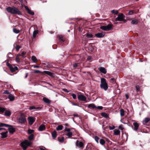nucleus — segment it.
I'll return each mask as SVG.
<instances>
[{
    "instance_id": "nucleus-7",
    "label": "nucleus",
    "mask_w": 150,
    "mask_h": 150,
    "mask_svg": "<svg viewBox=\"0 0 150 150\" xmlns=\"http://www.w3.org/2000/svg\"><path fill=\"white\" fill-rule=\"evenodd\" d=\"M77 97L79 101H84L85 102V103L87 102V101L86 100V98L82 94L78 95L77 96Z\"/></svg>"
},
{
    "instance_id": "nucleus-39",
    "label": "nucleus",
    "mask_w": 150,
    "mask_h": 150,
    "mask_svg": "<svg viewBox=\"0 0 150 150\" xmlns=\"http://www.w3.org/2000/svg\"><path fill=\"white\" fill-rule=\"evenodd\" d=\"M13 31L14 33L17 34L19 33L20 32L19 30H18L16 28H13Z\"/></svg>"
},
{
    "instance_id": "nucleus-12",
    "label": "nucleus",
    "mask_w": 150,
    "mask_h": 150,
    "mask_svg": "<svg viewBox=\"0 0 150 150\" xmlns=\"http://www.w3.org/2000/svg\"><path fill=\"white\" fill-rule=\"evenodd\" d=\"M105 35V34L104 33H99L95 34V36L98 38H102Z\"/></svg>"
},
{
    "instance_id": "nucleus-1",
    "label": "nucleus",
    "mask_w": 150,
    "mask_h": 150,
    "mask_svg": "<svg viewBox=\"0 0 150 150\" xmlns=\"http://www.w3.org/2000/svg\"><path fill=\"white\" fill-rule=\"evenodd\" d=\"M6 10L8 13H11L12 14H18L21 15L22 13L19 9L14 6H8L6 8Z\"/></svg>"
},
{
    "instance_id": "nucleus-15",
    "label": "nucleus",
    "mask_w": 150,
    "mask_h": 150,
    "mask_svg": "<svg viewBox=\"0 0 150 150\" xmlns=\"http://www.w3.org/2000/svg\"><path fill=\"white\" fill-rule=\"evenodd\" d=\"M8 133V131H6V132H3L1 133V138H5L7 137V134Z\"/></svg>"
},
{
    "instance_id": "nucleus-5",
    "label": "nucleus",
    "mask_w": 150,
    "mask_h": 150,
    "mask_svg": "<svg viewBox=\"0 0 150 150\" xmlns=\"http://www.w3.org/2000/svg\"><path fill=\"white\" fill-rule=\"evenodd\" d=\"M6 65L12 72H14L16 70H18V68L17 67H15L14 65H12L8 62L6 63Z\"/></svg>"
},
{
    "instance_id": "nucleus-21",
    "label": "nucleus",
    "mask_w": 150,
    "mask_h": 150,
    "mask_svg": "<svg viewBox=\"0 0 150 150\" xmlns=\"http://www.w3.org/2000/svg\"><path fill=\"white\" fill-rule=\"evenodd\" d=\"M99 142L101 145L104 146L105 148H106V146L105 145V144H106L105 142L104 139H100V140Z\"/></svg>"
},
{
    "instance_id": "nucleus-50",
    "label": "nucleus",
    "mask_w": 150,
    "mask_h": 150,
    "mask_svg": "<svg viewBox=\"0 0 150 150\" xmlns=\"http://www.w3.org/2000/svg\"><path fill=\"white\" fill-rule=\"evenodd\" d=\"M71 95L72 96V97H73V99H76V95L74 93H72Z\"/></svg>"
},
{
    "instance_id": "nucleus-53",
    "label": "nucleus",
    "mask_w": 150,
    "mask_h": 150,
    "mask_svg": "<svg viewBox=\"0 0 150 150\" xmlns=\"http://www.w3.org/2000/svg\"><path fill=\"white\" fill-rule=\"evenodd\" d=\"M4 94H10L9 91L7 90H5L4 91V92L3 93Z\"/></svg>"
},
{
    "instance_id": "nucleus-34",
    "label": "nucleus",
    "mask_w": 150,
    "mask_h": 150,
    "mask_svg": "<svg viewBox=\"0 0 150 150\" xmlns=\"http://www.w3.org/2000/svg\"><path fill=\"white\" fill-rule=\"evenodd\" d=\"M6 111L5 108L0 107V114H2Z\"/></svg>"
},
{
    "instance_id": "nucleus-40",
    "label": "nucleus",
    "mask_w": 150,
    "mask_h": 150,
    "mask_svg": "<svg viewBox=\"0 0 150 150\" xmlns=\"http://www.w3.org/2000/svg\"><path fill=\"white\" fill-rule=\"evenodd\" d=\"M111 13L115 15H117L118 13V11H115V10H113L111 11Z\"/></svg>"
},
{
    "instance_id": "nucleus-18",
    "label": "nucleus",
    "mask_w": 150,
    "mask_h": 150,
    "mask_svg": "<svg viewBox=\"0 0 150 150\" xmlns=\"http://www.w3.org/2000/svg\"><path fill=\"white\" fill-rule=\"evenodd\" d=\"M52 136L53 139H55L57 136V131L54 130L51 132Z\"/></svg>"
},
{
    "instance_id": "nucleus-14",
    "label": "nucleus",
    "mask_w": 150,
    "mask_h": 150,
    "mask_svg": "<svg viewBox=\"0 0 150 150\" xmlns=\"http://www.w3.org/2000/svg\"><path fill=\"white\" fill-rule=\"evenodd\" d=\"M57 38H58L59 41L62 43H63L65 41V39L64 38V36L62 35H58Z\"/></svg>"
},
{
    "instance_id": "nucleus-20",
    "label": "nucleus",
    "mask_w": 150,
    "mask_h": 150,
    "mask_svg": "<svg viewBox=\"0 0 150 150\" xmlns=\"http://www.w3.org/2000/svg\"><path fill=\"white\" fill-rule=\"evenodd\" d=\"M42 100L44 102L47 103L49 104L51 102L50 100L46 97H44Z\"/></svg>"
},
{
    "instance_id": "nucleus-8",
    "label": "nucleus",
    "mask_w": 150,
    "mask_h": 150,
    "mask_svg": "<svg viewBox=\"0 0 150 150\" xmlns=\"http://www.w3.org/2000/svg\"><path fill=\"white\" fill-rule=\"evenodd\" d=\"M18 121L20 123L22 124L27 123L26 119L24 117H20Z\"/></svg>"
},
{
    "instance_id": "nucleus-62",
    "label": "nucleus",
    "mask_w": 150,
    "mask_h": 150,
    "mask_svg": "<svg viewBox=\"0 0 150 150\" xmlns=\"http://www.w3.org/2000/svg\"><path fill=\"white\" fill-rule=\"evenodd\" d=\"M34 72L36 73H40L41 72L39 70H36L34 71Z\"/></svg>"
},
{
    "instance_id": "nucleus-49",
    "label": "nucleus",
    "mask_w": 150,
    "mask_h": 150,
    "mask_svg": "<svg viewBox=\"0 0 150 150\" xmlns=\"http://www.w3.org/2000/svg\"><path fill=\"white\" fill-rule=\"evenodd\" d=\"M134 13V11L132 10L129 11L128 13V15H132Z\"/></svg>"
},
{
    "instance_id": "nucleus-58",
    "label": "nucleus",
    "mask_w": 150,
    "mask_h": 150,
    "mask_svg": "<svg viewBox=\"0 0 150 150\" xmlns=\"http://www.w3.org/2000/svg\"><path fill=\"white\" fill-rule=\"evenodd\" d=\"M115 128V127L114 126H113L112 127L111 126H109V129L110 130L113 129Z\"/></svg>"
},
{
    "instance_id": "nucleus-57",
    "label": "nucleus",
    "mask_w": 150,
    "mask_h": 150,
    "mask_svg": "<svg viewBox=\"0 0 150 150\" xmlns=\"http://www.w3.org/2000/svg\"><path fill=\"white\" fill-rule=\"evenodd\" d=\"M71 103L73 105H75V106H79V105H78V104L77 103H74V102H71Z\"/></svg>"
},
{
    "instance_id": "nucleus-11",
    "label": "nucleus",
    "mask_w": 150,
    "mask_h": 150,
    "mask_svg": "<svg viewBox=\"0 0 150 150\" xmlns=\"http://www.w3.org/2000/svg\"><path fill=\"white\" fill-rule=\"evenodd\" d=\"M9 126L8 128V131L11 134H13L16 131L15 129L13 128L12 126L10 125H9Z\"/></svg>"
},
{
    "instance_id": "nucleus-9",
    "label": "nucleus",
    "mask_w": 150,
    "mask_h": 150,
    "mask_svg": "<svg viewBox=\"0 0 150 150\" xmlns=\"http://www.w3.org/2000/svg\"><path fill=\"white\" fill-rule=\"evenodd\" d=\"M76 146L79 147L80 148L83 149L84 146V144L82 142L77 140L76 143Z\"/></svg>"
},
{
    "instance_id": "nucleus-31",
    "label": "nucleus",
    "mask_w": 150,
    "mask_h": 150,
    "mask_svg": "<svg viewBox=\"0 0 150 150\" xmlns=\"http://www.w3.org/2000/svg\"><path fill=\"white\" fill-rule=\"evenodd\" d=\"M43 64L45 65V67H46L47 68L51 67L52 66V65L49 62H46L45 63H43Z\"/></svg>"
},
{
    "instance_id": "nucleus-52",
    "label": "nucleus",
    "mask_w": 150,
    "mask_h": 150,
    "mask_svg": "<svg viewBox=\"0 0 150 150\" xmlns=\"http://www.w3.org/2000/svg\"><path fill=\"white\" fill-rule=\"evenodd\" d=\"M29 109L30 110L36 109V108L34 106H30V107Z\"/></svg>"
},
{
    "instance_id": "nucleus-41",
    "label": "nucleus",
    "mask_w": 150,
    "mask_h": 150,
    "mask_svg": "<svg viewBox=\"0 0 150 150\" xmlns=\"http://www.w3.org/2000/svg\"><path fill=\"white\" fill-rule=\"evenodd\" d=\"M20 55H19V54L17 55L16 58V60L17 62H19L20 61V60L21 58L20 57Z\"/></svg>"
},
{
    "instance_id": "nucleus-43",
    "label": "nucleus",
    "mask_w": 150,
    "mask_h": 150,
    "mask_svg": "<svg viewBox=\"0 0 150 150\" xmlns=\"http://www.w3.org/2000/svg\"><path fill=\"white\" fill-rule=\"evenodd\" d=\"M150 120V118L149 117H146L145 118L144 122L145 123H147Z\"/></svg>"
},
{
    "instance_id": "nucleus-51",
    "label": "nucleus",
    "mask_w": 150,
    "mask_h": 150,
    "mask_svg": "<svg viewBox=\"0 0 150 150\" xmlns=\"http://www.w3.org/2000/svg\"><path fill=\"white\" fill-rule=\"evenodd\" d=\"M7 56L9 58H12L13 57V55L10 53L8 54Z\"/></svg>"
},
{
    "instance_id": "nucleus-27",
    "label": "nucleus",
    "mask_w": 150,
    "mask_h": 150,
    "mask_svg": "<svg viewBox=\"0 0 150 150\" xmlns=\"http://www.w3.org/2000/svg\"><path fill=\"white\" fill-rule=\"evenodd\" d=\"M28 139L30 141L33 140L34 139V135L33 134H31L28 137Z\"/></svg>"
},
{
    "instance_id": "nucleus-17",
    "label": "nucleus",
    "mask_w": 150,
    "mask_h": 150,
    "mask_svg": "<svg viewBox=\"0 0 150 150\" xmlns=\"http://www.w3.org/2000/svg\"><path fill=\"white\" fill-rule=\"evenodd\" d=\"M133 125L134 126V130L137 131L139 126V124L137 122H134L133 123Z\"/></svg>"
},
{
    "instance_id": "nucleus-47",
    "label": "nucleus",
    "mask_w": 150,
    "mask_h": 150,
    "mask_svg": "<svg viewBox=\"0 0 150 150\" xmlns=\"http://www.w3.org/2000/svg\"><path fill=\"white\" fill-rule=\"evenodd\" d=\"M94 139L95 140L96 142L98 144L99 143L98 140L99 139V137H98L97 136H95L94 137Z\"/></svg>"
},
{
    "instance_id": "nucleus-63",
    "label": "nucleus",
    "mask_w": 150,
    "mask_h": 150,
    "mask_svg": "<svg viewBox=\"0 0 150 150\" xmlns=\"http://www.w3.org/2000/svg\"><path fill=\"white\" fill-rule=\"evenodd\" d=\"M88 49L91 51H93V48L92 46H91L90 47H89Z\"/></svg>"
},
{
    "instance_id": "nucleus-33",
    "label": "nucleus",
    "mask_w": 150,
    "mask_h": 150,
    "mask_svg": "<svg viewBox=\"0 0 150 150\" xmlns=\"http://www.w3.org/2000/svg\"><path fill=\"white\" fill-rule=\"evenodd\" d=\"M120 115L121 117H122L124 115L125 111L124 110L121 109L120 110Z\"/></svg>"
},
{
    "instance_id": "nucleus-26",
    "label": "nucleus",
    "mask_w": 150,
    "mask_h": 150,
    "mask_svg": "<svg viewBox=\"0 0 150 150\" xmlns=\"http://www.w3.org/2000/svg\"><path fill=\"white\" fill-rule=\"evenodd\" d=\"M139 23V21L137 19L132 20L131 21V23L132 24L136 25Z\"/></svg>"
},
{
    "instance_id": "nucleus-46",
    "label": "nucleus",
    "mask_w": 150,
    "mask_h": 150,
    "mask_svg": "<svg viewBox=\"0 0 150 150\" xmlns=\"http://www.w3.org/2000/svg\"><path fill=\"white\" fill-rule=\"evenodd\" d=\"M79 64L78 63H75L73 64V67L74 68L79 67Z\"/></svg>"
},
{
    "instance_id": "nucleus-16",
    "label": "nucleus",
    "mask_w": 150,
    "mask_h": 150,
    "mask_svg": "<svg viewBox=\"0 0 150 150\" xmlns=\"http://www.w3.org/2000/svg\"><path fill=\"white\" fill-rule=\"evenodd\" d=\"M45 129L46 127L45 125H44L42 124L39 126L38 128V130L41 131L45 130Z\"/></svg>"
},
{
    "instance_id": "nucleus-38",
    "label": "nucleus",
    "mask_w": 150,
    "mask_h": 150,
    "mask_svg": "<svg viewBox=\"0 0 150 150\" xmlns=\"http://www.w3.org/2000/svg\"><path fill=\"white\" fill-rule=\"evenodd\" d=\"M26 52H20L19 53V55H20L21 56H22V57H25V55L26 54Z\"/></svg>"
},
{
    "instance_id": "nucleus-54",
    "label": "nucleus",
    "mask_w": 150,
    "mask_h": 150,
    "mask_svg": "<svg viewBox=\"0 0 150 150\" xmlns=\"http://www.w3.org/2000/svg\"><path fill=\"white\" fill-rule=\"evenodd\" d=\"M135 87L137 91H139L140 89V88L139 87V86H136Z\"/></svg>"
},
{
    "instance_id": "nucleus-24",
    "label": "nucleus",
    "mask_w": 150,
    "mask_h": 150,
    "mask_svg": "<svg viewBox=\"0 0 150 150\" xmlns=\"http://www.w3.org/2000/svg\"><path fill=\"white\" fill-rule=\"evenodd\" d=\"M58 141L62 143L64 140V138L63 137H58L57 138Z\"/></svg>"
},
{
    "instance_id": "nucleus-55",
    "label": "nucleus",
    "mask_w": 150,
    "mask_h": 150,
    "mask_svg": "<svg viewBox=\"0 0 150 150\" xmlns=\"http://www.w3.org/2000/svg\"><path fill=\"white\" fill-rule=\"evenodd\" d=\"M119 128L121 129V130H122L123 129H124V128L123 127V125H120L119 127Z\"/></svg>"
},
{
    "instance_id": "nucleus-23",
    "label": "nucleus",
    "mask_w": 150,
    "mask_h": 150,
    "mask_svg": "<svg viewBox=\"0 0 150 150\" xmlns=\"http://www.w3.org/2000/svg\"><path fill=\"white\" fill-rule=\"evenodd\" d=\"M8 98L11 101H13L15 99L14 96L11 94H10L9 95Z\"/></svg>"
},
{
    "instance_id": "nucleus-61",
    "label": "nucleus",
    "mask_w": 150,
    "mask_h": 150,
    "mask_svg": "<svg viewBox=\"0 0 150 150\" xmlns=\"http://www.w3.org/2000/svg\"><path fill=\"white\" fill-rule=\"evenodd\" d=\"M63 91H64L65 92L67 93H68L69 91H68L67 89L66 88H64L63 89Z\"/></svg>"
},
{
    "instance_id": "nucleus-59",
    "label": "nucleus",
    "mask_w": 150,
    "mask_h": 150,
    "mask_svg": "<svg viewBox=\"0 0 150 150\" xmlns=\"http://www.w3.org/2000/svg\"><path fill=\"white\" fill-rule=\"evenodd\" d=\"M65 131L68 132H70V131H71V129L70 128H65Z\"/></svg>"
},
{
    "instance_id": "nucleus-6",
    "label": "nucleus",
    "mask_w": 150,
    "mask_h": 150,
    "mask_svg": "<svg viewBox=\"0 0 150 150\" xmlns=\"http://www.w3.org/2000/svg\"><path fill=\"white\" fill-rule=\"evenodd\" d=\"M125 16L122 13L119 14L118 15V17L116 18L115 21H124L126 22V20H125Z\"/></svg>"
},
{
    "instance_id": "nucleus-37",
    "label": "nucleus",
    "mask_w": 150,
    "mask_h": 150,
    "mask_svg": "<svg viewBox=\"0 0 150 150\" xmlns=\"http://www.w3.org/2000/svg\"><path fill=\"white\" fill-rule=\"evenodd\" d=\"M120 132L118 130H115L114 131V134L115 135H118L120 134Z\"/></svg>"
},
{
    "instance_id": "nucleus-44",
    "label": "nucleus",
    "mask_w": 150,
    "mask_h": 150,
    "mask_svg": "<svg viewBox=\"0 0 150 150\" xmlns=\"http://www.w3.org/2000/svg\"><path fill=\"white\" fill-rule=\"evenodd\" d=\"M73 135L72 133L71 132H68L67 134L66 135L69 137H71Z\"/></svg>"
},
{
    "instance_id": "nucleus-48",
    "label": "nucleus",
    "mask_w": 150,
    "mask_h": 150,
    "mask_svg": "<svg viewBox=\"0 0 150 150\" xmlns=\"http://www.w3.org/2000/svg\"><path fill=\"white\" fill-rule=\"evenodd\" d=\"M20 48L21 47L19 45H17L15 47V49L17 51H18Z\"/></svg>"
},
{
    "instance_id": "nucleus-36",
    "label": "nucleus",
    "mask_w": 150,
    "mask_h": 150,
    "mask_svg": "<svg viewBox=\"0 0 150 150\" xmlns=\"http://www.w3.org/2000/svg\"><path fill=\"white\" fill-rule=\"evenodd\" d=\"M11 115V112L10 111L6 110L5 112V115L7 116H10Z\"/></svg>"
},
{
    "instance_id": "nucleus-35",
    "label": "nucleus",
    "mask_w": 150,
    "mask_h": 150,
    "mask_svg": "<svg viewBox=\"0 0 150 150\" xmlns=\"http://www.w3.org/2000/svg\"><path fill=\"white\" fill-rule=\"evenodd\" d=\"M31 59L32 61L35 62H36L38 61V60L36 57L34 56H33L31 57Z\"/></svg>"
},
{
    "instance_id": "nucleus-56",
    "label": "nucleus",
    "mask_w": 150,
    "mask_h": 150,
    "mask_svg": "<svg viewBox=\"0 0 150 150\" xmlns=\"http://www.w3.org/2000/svg\"><path fill=\"white\" fill-rule=\"evenodd\" d=\"M96 108L98 109L99 110H102L103 108V107L102 106H98V107H96Z\"/></svg>"
},
{
    "instance_id": "nucleus-10",
    "label": "nucleus",
    "mask_w": 150,
    "mask_h": 150,
    "mask_svg": "<svg viewBox=\"0 0 150 150\" xmlns=\"http://www.w3.org/2000/svg\"><path fill=\"white\" fill-rule=\"evenodd\" d=\"M35 118L32 117H29L28 118V120L29 124L30 125H32L35 121Z\"/></svg>"
},
{
    "instance_id": "nucleus-13",
    "label": "nucleus",
    "mask_w": 150,
    "mask_h": 150,
    "mask_svg": "<svg viewBox=\"0 0 150 150\" xmlns=\"http://www.w3.org/2000/svg\"><path fill=\"white\" fill-rule=\"evenodd\" d=\"M98 69L101 73L104 74H105L107 73L106 69L104 67H100L98 68Z\"/></svg>"
},
{
    "instance_id": "nucleus-30",
    "label": "nucleus",
    "mask_w": 150,
    "mask_h": 150,
    "mask_svg": "<svg viewBox=\"0 0 150 150\" xmlns=\"http://www.w3.org/2000/svg\"><path fill=\"white\" fill-rule=\"evenodd\" d=\"M9 126V125L7 124H4L2 123H0V127H8Z\"/></svg>"
},
{
    "instance_id": "nucleus-29",
    "label": "nucleus",
    "mask_w": 150,
    "mask_h": 150,
    "mask_svg": "<svg viewBox=\"0 0 150 150\" xmlns=\"http://www.w3.org/2000/svg\"><path fill=\"white\" fill-rule=\"evenodd\" d=\"M63 128V126L62 125H58L57 127H56V130L57 131H59L62 130V128Z\"/></svg>"
},
{
    "instance_id": "nucleus-2",
    "label": "nucleus",
    "mask_w": 150,
    "mask_h": 150,
    "mask_svg": "<svg viewBox=\"0 0 150 150\" xmlns=\"http://www.w3.org/2000/svg\"><path fill=\"white\" fill-rule=\"evenodd\" d=\"M100 87L101 88L103 89L105 91H106L108 88V86L106 82V79L104 78L101 79Z\"/></svg>"
},
{
    "instance_id": "nucleus-3",
    "label": "nucleus",
    "mask_w": 150,
    "mask_h": 150,
    "mask_svg": "<svg viewBox=\"0 0 150 150\" xmlns=\"http://www.w3.org/2000/svg\"><path fill=\"white\" fill-rule=\"evenodd\" d=\"M32 143L31 142L26 139L21 143V146L23 150H25L28 146L30 145Z\"/></svg>"
},
{
    "instance_id": "nucleus-4",
    "label": "nucleus",
    "mask_w": 150,
    "mask_h": 150,
    "mask_svg": "<svg viewBox=\"0 0 150 150\" xmlns=\"http://www.w3.org/2000/svg\"><path fill=\"white\" fill-rule=\"evenodd\" d=\"M113 25L112 24H108L106 26H102L100 27V28L105 31L111 30L113 29Z\"/></svg>"
},
{
    "instance_id": "nucleus-22",
    "label": "nucleus",
    "mask_w": 150,
    "mask_h": 150,
    "mask_svg": "<svg viewBox=\"0 0 150 150\" xmlns=\"http://www.w3.org/2000/svg\"><path fill=\"white\" fill-rule=\"evenodd\" d=\"M88 107L89 108L93 109L96 108V106L93 104H90L88 105Z\"/></svg>"
},
{
    "instance_id": "nucleus-45",
    "label": "nucleus",
    "mask_w": 150,
    "mask_h": 150,
    "mask_svg": "<svg viewBox=\"0 0 150 150\" xmlns=\"http://www.w3.org/2000/svg\"><path fill=\"white\" fill-rule=\"evenodd\" d=\"M30 15H34V12L31 11L30 9L27 12Z\"/></svg>"
},
{
    "instance_id": "nucleus-64",
    "label": "nucleus",
    "mask_w": 150,
    "mask_h": 150,
    "mask_svg": "<svg viewBox=\"0 0 150 150\" xmlns=\"http://www.w3.org/2000/svg\"><path fill=\"white\" fill-rule=\"evenodd\" d=\"M88 146L89 145L88 144L87 145L86 148V149H85V150H88V149H89V148H88Z\"/></svg>"
},
{
    "instance_id": "nucleus-42",
    "label": "nucleus",
    "mask_w": 150,
    "mask_h": 150,
    "mask_svg": "<svg viewBox=\"0 0 150 150\" xmlns=\"http://www.w3.org/2000/svg\"><path fill=\"white\" fill-rule=\"evenodd\" d=\"M34 131V130L33 129H29L28 130V134H32V133H33Z\"/></svg>"
},
{
    "instance_id": "nucleus-32",
    "label": "nucleus",
    "mask_w": 150,
    "mask_h": 150,
    "mask_svg": "<svg viewBox=\"0 0 150 150\" xmlns=\"http://www.w3.org/2000/svg\"><path fill=\"white\" fill-rule=\"evenodd\" d=\"M86 35V37L89 38H93V35L89 33H87Z\"/></svg>"
},
{
    "instance_id": "nucleus-19",
    "label": "nucleus",
    "mask_w": 150,
    "mask_h": 150,
    "mask_svg": "<svg viewBox=\"0 0 150 150\" xmlns=\"http://www.w3.org/2000/svg\"><path fill=\"white\" fill-rule=\"evenodd\" d=\"M43 73L51 76V77H53L54 76L53 73L49 71H43Z\"/></svg>"
},
{
    "instance_id": "nucleus-28",
    "label": "nucleus",
    "mask_w": 150,
    "mask_h": 150,
    "mask_svg": "<svg viewBox=\"0 0 150 150\" xmlns=\"http://www.w3.org/2000/svg\"><path fill=\"white\" fill-rule=\"evenodd\" d=\"M38 33V32L37 31H34L33 32L32 38L33 39L35 38H36V35Z\"/></svg>"
},
{
    "instance_id": "nucleus-25",
    "label": "nucleus",
    "mask_w": 150,
    "mask_h": 150,
    "mask_svg": "<svg viewBox=\"0 0 150 150\" xmlns=\"http://www.w3.org/2000/svg\"><path fill=\"white\" fill-rule=\"evenodd\" d=\"M101 115L105 118H107L109 117L108 115L105 112H103L101 113Z\"/></svg>"
},
{
    "instance_id": "nucleus-60",
    "label": "nucleus",
    "mask_w": 150,
    "mask_h": 150,
    "mask_svg": "<svg viewBox=\"0 0 150 150\" xmlns=\"http://www.w3.org/2000/svg\"><path fill=\"white\" fill-rule=\"evenodd\" d=\"M25 8L27 10V12L30 10V9L28 8V7L27 6H25Z\"/></svg>"
}]
</instances>
